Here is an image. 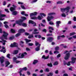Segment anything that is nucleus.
I'll use <instances>...</instances> for the list:
<instances>
[{
  "mask_svg": "<svg viewBox=\"0 0 76 76\" xmlns=\"http://www.w3.org/2000/svg\"><path fill=\"white\" fill-rule=\"evenodd\" d=\"M21 18L23 20H20L18 21H16V23L18 24L19 25H22L23 26H27L26 24L24 23H22V22H23L24 20H26V18L24 17H21Z\"/></svg>",
  "mask_w": 76,
  "mask_h": 76,
  "instance_id": "1",
  "label": "nucleus"
},
{
  "mask_svg": "<svg viewBox=\"0 0 76 76\" xmlns=\"http://www.w3.org/2000/svg\"><path fill=\"white\" fill-rule=\"evenodd\" d=\"M37 14V12H36L30 14V16L31 19H39V20H41L42 18H41V17L39 15L38 16L37 18L35 16L33 17H32L33 16H35V15Z\"/></svg>",
  "mask_w": 76,
  "mask_h": 76,
  "instance_id": "2",
  "label": "nucleus"
},
{
  "mask_svg": "<svg viewBox=\"0 0 76 76\" xmlns=\"http://www.w3.org/2000/svg\"><path fill=\"white\" fill-rule=\"evenodd\" d=\"M70 9V7H68L65 8H62L61 9V12H65L66 13L69 12V10Z\"/></svg>",
  "mask_w": 76,
  "mask_h": 76,
  "instance_id": "3",
  "label": "nucleus"
},
{
  "mask_svg": "<svg viewBox=\"0 0 76 76\" xmlns=\"http://www.w3.org/2000/svg\"><path fill=\"white\" fill-rule=\"evenodd\" d=\"M3 33L4 34H3L2 36V38H7V36H8V33L6 31H3Z\"/></svg>",
  "mask_w": 76,
  "mask_h": 76,
  "instance_id": "4",
  "label": "nucleus"
},
{
  "mask_svg": "<svg viewBox=\"0 0 76 76\" xmlns=\"http://www.w3.org/2000/svg\"><path fill=\"white\" fill-rule=\"evenodd\" d=\"M76 58H74V57H72L71 58V63L72 64H74L76 63Z\"/></svg>",
  "mask_w": 76,
  "mask_h": 76,
  "instance_id": "5",
  "label": "nucleus"
},
{
  "mask_svg": "<svg viewBox=\"0 0 76 76\" xmlns=\"http://www.w3.org/2000/svg\"><path fill=\"white\" fill-rule=\"evenodd\" d=\"M0 62L1 64H3L4 62V56L0 57Z\"/></svg>",
  "mask_w": 76,
  "mask_h": 76,
  "instance_id": "6",
  "label": "nucleus"
},
{
  "mask_svg": "<svg viewBox=\"0 0 76 76\" xmlns=\"http://www.w3.org/2000/svg\"><path fill=\"white\" fill-rule=\"evenodd\" d=\"M12 6L14 7H11L10 8V10L11 12H12V11H14V10H15V8H16V6L14 4L12 5Z\"/></svg>",
  "mask_w": 76,
  "mask_h": 76,
  "instance_id": "7",
  "label": "nucleus"
},
{
  "mask_svg": "<svg viewBox=\"0 0 76 76\" xmlns=\"http://www.w3.org/2000/svg\"><path fill=\"white\" fill-rule=\"evenodd\" d=\"M6 15L4 14H0V20H4V18H3L5 17Z\"/></svg>",
  "mask_w": 76,
  "mask_h": 76,
  "instance_id": "8",
  "label": "nucleus"
},
{
  "mask_svg": "<svg viewBox=\"0 0 76 76\" xmlns=\"http://www.w3.org/2000/svg\"><path fill=\"white\" fill-rule=\"evenodd\" d=\"M70 53H66V57H65V59L66 60H68L69 58V57H70Z\"/></svg>",
  "mask_w": 76,
  "mask_h": 76,
  "instance_id": "9",
  "label": "nucleus"
},
{
  "mask_svg": "<svg viewBox=\"0 0 76 76\" xmlns=\"http://www.w3.org/2000/svg\"><path fill=\"white\" fill-rule=\"evenodd\" d=\"M18 4H21V7L23 9H25V7L23 5V3L21 2H18Z\"/></svg>",
  "mask_w": 76,
  "mask_h": 76,
  "instance_id": "10",
  "label": "nucleus"
},
{
  "mask_svg": "<svg viewBox=\"0 0 76 76\" xmlns=\"http://www.w3.org/2000/svg\"><path fill=\"white\" fill-rule=\"evenodd\" d=\"M54 18L52 16H51L50 17L49 16H48L47 18V19L48 20V21H50L51 20V19H54Z\"/></svg>",
  "mask_w": 76,
  "mask_h": 76,
  "instance_id": "11",
  "label": "nucleus"
},
{
  "mask_svg": "<svg viewBox=\"0 0 76 76\" xmlns=\"http://www.w3.org/2000/svg\"><path fill=\"white\" fill-rule=\"evenodd\" d=\"M29 23H32V24H33V26H36V23L31 20H29Z\"/></svg>",
  "mask_w": 76,
  "mask_h": 76,
  "instance_id": "12",
  "label": "nucleus"
},
{
  "mask_svg": "<svg viewBox=\"0 0 76 76\" xmlns=\"http://www.w3.org/2000/svg\"><path fill=\"white\" fill-rule=\"evenodd\" d=\"M56 23L57 28H58L59 26V24L61 23V22L60 21H57L56 22Z\"/></svg>",
  "mask_w": 76,
  "mask_h": 76,
  "instance_id": "13",
  "label": "nucleus"
},
{
  "mask_svg": "<svg viewBox=\"0 0 76 76\" xmlns=\"http://www.w3.org/2000/svg\"><path fill=\"white\" fill-rule=\"evenodd\" d=\"M10 64V62H9V61H7L5 62V64L6 65L5 67H7L9 65V64Z\"/></svg>",
  "mask_w": 76,
  "mask_h": 76,
  "instance_id": "14",
  "label": "nucleus"
},
{
  "mask_svg": "<svg viewBox=\"0 0 76 76\" xmlns=\"http://www.w3.org/2000/svg\"><path fill=\"white\" fill-rule=\"evenodd\" d=\"M13 44H14V47H18V43L14 42L13 43Z\"/></svg>",
  "mask_w": 76,
  "mask_h": 76,
  "instance_id": "15",
  "label": "nucleus"
},
{
  "mask_svg": "<svg viewBox=\"0 0 76 76\" xmlns=\"http://www.w3.org/2000/svg\"><path fill=\"white\" fill-rule=\"evenodd\" d=\"M38 60H34V61L33 62V64H37V63H38Z\"/></svg>",
  "mask_w": 76,
  "mask_h": 76,
  "instance_id": "16",
  "label": "nucleus"
},
{
  "mask_svg": "<svg viewBox=\"0 0 76 76\" xmlns=\"http://www.w3.org/2000/svg\"><path fill=\"white\" fill-rule=\"evenodd\" d=\"M25 32V30L23 29H21L18 31V32L20 34V33H22V32Z\"/></svg>",
  "mask_w": 76,
  "mask_h": 76,
  "instance_id": "17",
  "label": "nucleus"
},
{
  "mask_svg": "<svg viewBox=\"0 0 76 76\" xmlns=\"http://www.w3.org/2000/svg\"><path fill=\"white\" fill-rule=\"evenodd\" d=\"M53 40V38H48L47 39V41L51 42H52Z\"/></svg>",
  "mask_w": 76,
  "mask_h": 76,
  "instance_id": "18",
  "label": "nucleus"
},
{
  "mask_svg": "<svg viewBox=\"0 0 76 76\" xmlns=\"http://www.w3.org/2000/svg\"><path fill=\"white\" fill-rule=\"evenodd\" d=\"M19 53V50H15L14 51V52L13 53V54H17L18 53Z\"/></svg>",
  "mask_w": 76,
  "mask_h": 76,
  "instance_id": "19",
  "label": "nucleus"
},
{
  "mask_svg": "<svg viewBox=\"0 0 76 76\" xmlns=\"http://www.w3.org/2000/svg\"><path fill=\"white\" fill-rule=\"evenodd\" d=\"M25 12L22 11L21 12V15H25V16H28V14H25Z\"/></svg>",
  "mask_w": 76,
  "mask_h": 76,
  "instance_id": "20",
  "label": "nucleus"
},
{
  "mask_svg": "<svg viewBox=\"0 0 76 76\" xmlns=\"http://www.w3.org/2000/svg\"><path fill=\"white\" fill-rule=\"evenodd\" d=\"M18 14V12H17L16 11H14L12 12V14L13 15H16Z\"/></svg>",
  "mask_w": 76,
  "mask_h": 76,
  "instance_id": "21",
  "label": "nucleus"
},
{
  "mask_svg": "<svg viewBox=\"0 0 76 76\" xmlns=\"http://www.w3.org/2000/svg\"><path fill=\"white\" fill-rule=\"evenodd\" d=\"M35 50L36 51H39V50H40V48H39V46H37L35 48Z\"/></svg>",
  "mask_w": 76,
  "mask_h": 76,
  "instance_id": "22",
  "label": "nucleus"
},
{
  "mask_svg": "<svg viewBox=\"0 0 76 76\" xmlns=\"http://www.w3.org/2000/svg\"><path fill=\"white\" fill-rule=\"evenodd\" d=\"M55 14H56L55 13L51 12L48 13V16H51V15H55Z\"/></svg>",
  "mask_w": 76,
  "mask_h": 76,
  "instance_id": "23",
  "label": "nucleus"
},
{
  "mask_svg": "<svg viewBox=\"0 0 76 76\" xmlns=\"http://www.w3.org/2000/svg\"><path fill=\"white\" fill-rule=\"evenodd\" d=\"M65 38V36L64 35H63L58 36V38Z\"/></svg>",
  "mask_w": 76,
  "mask_h": 76,
  "instance_id": "24",
  "label": "nucleus"
},
{
  "mask_svg": "<svg viewBox=\"0 0 76 76\" xmlns=\"http://www.w3.org/2000/svg\"><path fill=\"white\" fill-rule=\"evenodd\" d=\"M47 66H49V67H51L53 66V65H52V63H50V64H47Z\"/></svg>",
  "mask_w": 76,
  "mask_h": 76,
  "instance_id": "25",
  "label": "nucleus"
},
{
  "mask_svg": "<svg viewBox=\"0 0 76 76\" xmlns=\"http://www.w3.org/2000/svg\"><path fill=\"white\" fill-rule=\"evenodd\" d=\"M1 40H2V41H3V42H5L7 41H6V40L4 39H7V38H4V39L1 38Z\"/></svg>",
  "mask_w": 76,
  "mask_h": 76,
  "instance_id": "26",
  "label": "nucleus"
},
{
  "mask_svg": "<svg viewBox=\"0 0 76 76\" xmlns=\"http://www.w3.org/2000/svg\"><path fill=\"white\" fill-rule=\"evenodd\" d=\"M58 63L57 62V61L55 62L54 63H53L54 66H57V65H58Z\"/></svg>",
  "mask_w": 76,
  "mask_h": 76,
  "instance_id": "27",
  "label": "nucleus"
},
{
  "mask_svg": "<svg viewBox=\"0 0 76 76\" xmlns=\"http://www.w3.org/2000/svg\"><path fill=\"white\" fill-rule=\"evenodd\" d=\"M40 16H46V14L44 13H40Z\"/></svg>",
  "mask_w": 76,
  "mask_h": 76,
  "instance_id": "28",
  "label": "nucleus"
},
{
  "mask_svg": "<svg viewBox=\"0 0 76 76\" xmlns=\"http://www.w3.org/2000/svg\"><path fill=\"white\" fill-rule=\"evenodd\" d=\"M1 52H3V53H5L6 52V49H4V50H0Z\"/></svg>",
  "mask_w": 76,
  "mask_h": 76,
  "instance_id": "29",
  "label": "nucleus"
},
{
  "mask_svg": "<svg viewBox=\"0 0 76 76\" xmlns=\"http://www.w3.org/2000/svg\"><path fill=\"white\" fill-rule=\"evenodd\" d=\"M59 49V47L58 46H56V47L55 50H56V51H58Z\"/></svg>",
  "mask_w": 76,
  "mask_h": 76,
  "instance_id": "30",
  "label": "nucleus"
},
{
  "mask_svg": "<svg viewBox=\"0 0 76 76\" xmlns=\"http://www.w3.org/2000/svg\"><path fill=\"white\" fill-rule=\"evenodd\" d=\"M25 41H26V42H30V41H31V40L30 39H25Z\"/></svg>",
  "mask_w": 76,
  "mask_h": 76,
  "instance_id": "31",
  "label": "nucleus"
},
{
  "mask_svg": "<svg viewBox=\"0 0 76 76\" xmlns=\"http://www.w3.org/2000/svg\"><path fill=\"white\" fill-rule=\"evenodd\" d=\"M76 33L75 32L69 34V35L70 36H72V35H74Z\"/></svg>",
  "mask_w": 76,
  "mask_h": 76,
  "instance_id": "32",
  "label": "nucleus"
},
{
  "mask_svg": "<svg viewBox=\"0 0 76 76\" xmlns=\"http://www.w3.org/2000/svg\"><path fill=\"white\" fill-rule=\"evenodd\" d=\"M50 71V69H49V68H47L45 70V72H48Z\"/></svg>",
  "mask_w": 76,
  "mask_h": 76,
  "instance_id": "33",
  "label": "nucleus"
},
{
  "mask_svg": "<svg viewBox=\"0 0 76 76\" xmlns=\"http://www.w3.org/2000/svg\"><path fill=\"white\" fill-rule=\"evenodd\" d=\"M34 36L32 35H29L28 36V38H33Z\"/></svg>",
  "mask_w": 76,
  "mask_h": 76,
  "instance_id": "34",
  "label": "nucleus"
},
{
  "mask_svg": "<svg viewBox=\"0 0 76 76\" xmlns=\"http://www.w3.org/2000/svg\"><path fill=\"white\" fill-rule=\"evenodd\" d=\"M49 75H47V76H52L53 75V73H49Z\"/></svg>",
  "mask_w": 76,
  "mask_h": 76,
  "instance_id": "35",
  "label": "nucleus"
},
{
  "mask_svg": "<svg viewBox=\"0 0 76 76\" xmlns=\"http://www.w3.org/2000/svg\"><path fill=\"white\" fill-rule=\"evenodd\" d=\"M10 54H8L7 56V58H10H10H10Z\"/></svg>",
  "mask_w": 76,
  "mask_h": 76,
  "instance_id": "36",
  "label": "nucleus"
},
{
  "mask_svg": "<svg viewBox=\"0 0 76 76\" xmlns=\"http://www.w3.org/2000/svg\"><path fill=\"white\" fill-rule=\"evenodd\" d=\"M10 31L12 33H15V30L13 29H11Z\"/></svg>",
  "mask_w": 76,
  "mask_h": 76,
  "instance_id": "37",
  "label": "nucleus"
},
{
  "mask_svg": "<svg viewBox=\"0 0 76 76\" xmlns=\"http://www.w3.org/2000/svg\"><path fill=\"white\" fill-rule=\"evenodd\" d=\"M22 69L23 70H24V71H26L27 70V68H26V67H25L24 68H22Z\"/></svg>",
  "mask_w": 76,
  "mask_h": 76,
  "instance_id": "38",
  "label": "nucleus"
},
{
  "mask_svg": "<svg viewBox=\"0 0 76 76\" xmlns=\"http://www.w3.org/2000/svg\"><path fill=\"white\" fill-rule=\"evenodd\" d=\"M20 33H17L15 35V37H19V36H20Z\"/></svg>",
  "mask_w": 76,
  "mask_h": 76,
  "instance_id": "39",
  "label": "nucleus"
},
{
  "mask_svg": "<svg viewBox=\"0 0 76 76\" xmlns=\"http://www.w3.org/2000/svg\"><path fill=\"white\" fill-rule=\"evenodd\" d=\"M63 62L64 63H63V64L64 66H65V65H67V62H66L65 61H64Z\"/></svg>",
  "mask_w": 76,
  "mask_h": 76,
  "instance_id": "40",
  "label": "nucleus"
},
{
  "mask_svg": "<svg viewBox=\"0 0 76 76\" xmlns=\"http://www.w3.org/2000/svg\"><path fill=\"white\" fill-rule=\"evenodd\" d=\"M54 54H58V53H59V52L58 51H55L54 52Z\"/></svg>",
  "mask_w": 76,
  "mask_h": 76,
  "instance_id": "41",
  "label": "nucleus"
},
{
  "mask_svg": "<svg viewBox=\"0 0 76 76\" xmlns=\"http://www.w3.org/2000/svg\"><path fill=\"white\" fill-rule=\"evenodd\" d=\"M64 2H62L61 1H58L57 2V4H61L62 3H64Z\"/></svg>",
  "mask_w": 76,
  "mask_h": 76,
  "instance_id": "42",
  "label": "nucleus"
},
{
  "mask_svg": "<svg viewBox=\"0 0 76 76\" xmlns=\"http://www.w3.org/2000/svg\"><path fill=\"white\" fill-rule=\"evenodd\" d=\"M49 29H51L52 31H53L54 30V29L53 28L51 27H49Z\"/></svg>",
  "mask_w": 76,
  "mask_h": 76,
  "instance_id": "43",
  "label": "nucleus"
},
{
  "mask_svg": "<svg viewBox=\"0 0 76 76\" xmlns=\"http://www.w3.org/2000/svg\"><path fill=\"white\" fill-rule=\"evenodd\" d=\"M21 56L22 58H23L25 57V55H24V54L22 53L21 55Z\"/></svg>",
  "mask_w": 76,
  "mask_h": 76,
  "instance_id": "44",
  "label": "nucleus"
},
{
  "mask_svg": "<svg viewBox=\"0 0 76 76\" xmlns=\"http://www.w3.org/2000/svg\"><path fill=\"white\" fill-rule=\"evenodd\" d=\"M10 47H12V48H13V47H15L14 46V44H13L12 43L10 45Z\"/></svg>",
  "mask_w": 76,
  "mask_h": 76,
  "instance_id": "45",
  "label": "nucleus"
},
{
  "mask_svg": "<svg viewBox=\"0 0 76 76\" xmlns=\"http://www.w3.org/2000/svg\"><path fill=\"white\" fill-rule=\"evenodd\" d=\"M61 16L62 17H66V15L64 13L62 14Z\"/></svg>",
  "mask_w": 76,
  "mask_h": 76,
  "instance_id": "46",
  "label": "nucleus"
},
{
  "mask_svg": "<svg viewBox=\"0 0 76 76\" xmlns=\"http://www.w3.org/2000/svg\"><path fill=\"white\" fill-rule=\"evenodd\" d=\"M4 26H5V28H9V26H8V25H7V24L4 25Z\"/></svg>",
  "mask_w": 76,
  "mask_h": 76,
  "instance_id": "47",
  "label": "nucleus"
},
{
  "mask_svg": "<svg viewBox=\"0 0 76 76\" xmlns=\"http://www.w3.org/2000/svg\"><path fill=\"white\" fill-rule=\"evenodd\" d=\"M34 45V44L32 43H28V45L29 46H32Z\"/></svg>",
  "mask_w": 76,
  "mask_h": 76,
  "instance_id": "48",
  "label": "nucleus"
},
{
  "mask_svg": "<svg viewBox=\"0 0 76 76\" xmlns=\"http://www.w3.org/2000/svg\"><path fill=\"white\" fill-rule=\"evenodd\" d=\"M61 57V55L60 54H58L57 56V58H59V57Z\"/></svg>",
  "mask_w": 76,
  "mask_h": 76,
  "instance_id": "49",
  "label": "nucleus"
},
{
  "mask_svg": "<svg viewBox=\"0 0 76 76\" xmlns=\"http://www.w3.org/2000/svg\"><path fill=\"white\" fill-rule=\"evenodd\" d=\"M55 73H56V74H58V70H56L55 71Z\"/></svg>",
  "mask_w": 76,
  "mask_h": 76,
  "instance_id": "50",
  "label": "nucleus"
},
{
  "mask_svg": "<svg viewBox=\"0 0 76 76\" xmlns=\"http://www.w3.org/2000/svg\"><path fill=\"white\" fill-rule=\"evenodd\" d=\"M49 23L50 25H54V23H53L52 21L50 22Z\"/></svg>",
  "mask_w": 76,
  "mask_h": 76,
  "instance_id": "51",
  "label": "nucleus"
},
{
  "mask_svg": "<svg viewBox=\"0 0 76 76\" xmlns=\"http://www.w3.org/2000/svg\"><path fill=\"white\" fill-rule=\"evenodd\" d=\"M68 62V63L66 65L67 66H70V62Z\"/></svg>",
  "mask_w": 76,
  "mask_h": 76,
  "instance_id": "52",
  "label": "nucleus"
},
{
  "mask_svg": "<svg viewBox=\"0 0 76 76\" xmlns=\"http://www.w3.org/2000/svg\"><path fill=\"white\" fill-rule=\"evenodd\" d=\"M33 34H39V32H33Z\"/></svg>",
  "mask_w": 76,
  "mask_h": 76,
  "instance_id": "53",
  "label": "nucleus"
},
{
  "mask_svg": "<svg viewBox=\"0 0 76 76\" xmlns=\"http://www.w3.org/2000/svg\"><path fill=\"white\" fill-rule=\"evenodd\" d=\"M4 25H7L6 24H7V23H8V22H7V21H5L4 22Z\"/></svg>",
  "mask_w": 76,
  "mask_h": 76,
  "instance_id": "54",
  "label": "nucleus"
},
{
  "mask_svg": "<svg viewBox=\"0 0 76 76\" xmlns=\"http://www.w3.org/2000/svg\"><path fill=\"white\" fill-rule=\"evenodd\" d=\"M39 45V43L36 42L35 43V45L36 46H38Z\"/></svg>",
  "mask_w": 76,
  "mask_h": 76,
  "instance_id": "55",
  "label": "nucleus"
},
{
  "mask_svg": "<svg viewBox=\"0 0 76 76\" xmlns=\"http://www.w3.org/2000/svg\"><path fill=\"white\" fill-rule=\"evenodd\" d=\"M25 34L26 35H27V36L29 35V34L28 33L26 32L25 33Z\"/></svg>",
  "mask_w": 76,
  "mask_h": 76,
  "instance_id": "56",
  "label": "nucleus"
},
{
  "mask_svg": "<svg viewBox=\"0 0 76 76\" xmlns=\"http://www.w3.org/2000/svg\"><path fill=\"white\" fill-rule=\"evenodd\" d=\"M63 76H68V74L67 73H65L63 75Z\"/></svg>",
  "mask_w": 76,
  "mask_h": 76,
  "instance_id": "57",
  "label": "nucleus"
},
{
  "mask_svg": "<svg viewBox=\"0 0 76 76\" xmlns=\"http://www.w3.org/2000/svg\"><path fill=\"white\" fill-rule=\"evenodd\" d=\"M20 61H15L16 63H20Z\"/></svg>",
  "mask_w": 76,
  "mask_h": 76,
  "instance_id": "58",
  "label": "nucleus"
},
{
  "mask_svg": "<svg viewBox=\"0 0 76 76\" xmlns=\"http://www.w3.org/2000/svg\"><path fill=\"white\" fill-rule=\"evenodd\" d=\"M42 58H43L44 59H45V55H43L42 56Z\"/></svg>",
  "mask_w": 76,
  "mask_h": 76,
  "instance_id": "59",
  "label": "nucleus"
},
{
  "mask_svg": "<svg viewBox=\"0 0 76 76\" xmlns=\"http://www.w3.org/2000/svg\"><path fill=\"white\" fill-rule=\"evenodd\" d=\"M4 10L6 11V12H7L8 13H9V10H8L7 9H5Z\"/></svg>",
  "mask_w": 76,
  "mask_h": 76,
  "instance_id": "60",
  "label": "nucleus"
},
{
  "mask_svg": "<svg viewBox=\"0 0 76 76\" xmlns=\"http://www.w3.org/2000/svg\"><path fill=\"white\" fill-rule=\"evenodd\" d=\"M26 51H30V49L28 48H26Z\"/></svg>",
  "mask_w": 76,
  "mask_h": 76,
  "instance_id": "61",
  "label": "nucleus"
},
{
  "mask_svg": "<svg viewBox=\"0 0 76 76\" xmlns=\"http://www.w3.org/2000/svg\"><path fill=\"white\" fill-rule=\"evenodd\" d=\"M33 76H37V74H36L35 73H34L32 74Z\"/></svg>",
  "mask_w": 76,
  "mask_h": 76,
  "instance_id": "62",
  "label": "nucleus"
},
{
  "mask_svg": "<svg viewBox=\"0 0 76 76\" xmlns=\"http://www.w3.org/2000/svg\"><path fill=\"white\" fill-rule=\"evenodd\" d=\"M48 58H49V55H48V56L46 57L45 58V59H48Z\"/></svg>",
  "mask_w": 76,
  "mask_h": 76,
  "instance_id": "63",
  "label": "nucleus"
},
{
  "mask_svg": "<svg viewBox=\"0 0 76 76\" xmlns=\"http://www.w3.org/2000/svg\"><path fill=\"white\" fill-rule=\"evenodd\" d=\"M73 20H74V21H76V18L75 17H74Z\"/></svg>",
  "mask_w": 76,
  "mask_h": 76,
  "instance_id": "64",
  "label": "nucleus"
}]
</instances>
